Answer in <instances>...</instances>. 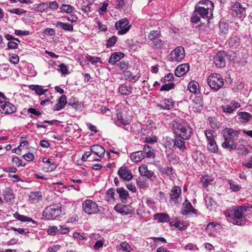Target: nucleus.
<instances>
[{
  "instance_id": "13d9d810",
  "label": "nucleus",
  "mask_w": 252,
  "mask_h": 252,
  "mask_svg": "<svg viewBox=\"0 0 252 252\" xmlns=\"http://www.w3.org/2000/svg\"><path fill=\"white\" fill-rule=\"evenodd\" d=\"M59 71L63 74H67L68 73V69L67 66L63 63H61L59 65Z\"/></svg>"
},
{
  "instance_id": "f3484780",
  "label": "nucleus",
  "mask_w": 252,
  "mask_h": 252,
  "mask_svg": "<svg viewBox=\"0 0 252 252\" xmlns=\"http://www.w3.org/2000/svg\"><path fill=\"white\" fill-rule=\"evenodd\" d=\"M240 107V105L238 102L232 101L229 104L222 106V108L223 112L224 113L231 114Z\"/></svg>"
},
{
  "instance_id": "37998d69",
  "label": "nucleus",
  "mask_w": 252,
  "mask_h": 252,
  "mask_svg": "<svg viewBox=\"0 0 252 252\" xmlns=\"http://www.w3.org/2000/svg\"><path fill=\"white\" fill-rule=\"evenodd\" d=\"M68 105L73 107L75 109H79L82 107L81 103L76 100L74 98H71L69 99Z\"/></svg>"
},
{
  "instance_id": "a878e982",
  "label": "nucleus",
  "mask_w": 252,
  "mask_h": 252,
  "mask_svg": "<svg viewBox=\"0 0 252 252\" xmlns=\"http://www.w3.org/2000/svg\"><path fill=\"white\" fill-rule=\"evenodd\" d=\"M130 158L133 161L135 162H139L145 158L142 151L131 153Z\"/></svg>"
},
{
  "instance_id": "8fccbe9b",
  "label": "nucleus",
  "mask_w": 252,
  "mask_h": 252,
  "mask_svg": "<svg viewBox=\"0 0 252 252\" xmlns=\"http://www.w3.org/2000/svg\"><path fill=\"white\" fill-rule=\"evenodd\" d=\"M159 32L158 31H151L148 35L149 38L153 41L158 39L159 36Z\"/></svg>"
},
{
  "instance_id": "6e6552de",
  "label": "nucleus",
  "mask_w": 252,
  "mask_h": 252,
  "mask_svg": "<svg viewBox=\"0 0 252 252\" xmlns=\"http://www.w3.org/2000/svg\"><path fill=\"white\" fill-rule=\"evenodd\" d=\"M130 27L126 18L120 19L115 23V27L118 30V34L119 35L126 34L129 31Z\"/></svg>"
},
{
  "instance_id": "393cba45",
  "label": "nucleus",
  "mask_w": 252,
  "mask_h": 252,
  "mask_svg": "<svg viewBox=\"0 0 252 252\" xmlns=\"http://www.w3.org/2000/svg\"><path fill=\"white\" fill-rule=\"evenodd\" d=\"M231 10L233 12L232 14L233 16L237 15L238 14H243V12H245L244 8L239 2H235L232 6Z\"/></svg>"
},
{
  "instance_id": "aec40b11",
  "label": "nucleus",
  "mask_w": 252,
  "mask_h": 252,
  "mask_svg": "<svg viewBox=\"0 0 252 252\" xmlns=\"http://www.w3.org/2000/svg\"><path fill=\"white\" fill-rule=\"evenodd\" d=\"M191 105L194 112H200L203 108L202 98L200 96L196 97L192 100Z\"/></svg>"
},
{
  "instance_id": "ddd939ff",
  "label": "nucleus",
  "mask_w": 252,
  "mask_h": 252,
  "mask_svg": "<svg viewBox=\"0 0 252 252\" xmlns=\"http://www.w3.org/2000/svg\"><path fill=\"white\" fill-rule=\"evenodd\" d=\"M114 210L115 211L123 216L130 214L134 211L130 206L123 204L116 205L114 207Z\"/></svg>"
},
{
  "instance_id": "052dcab7",
  "label": "nucleus",
  "mask_w": 252,
  "mask_h": 252,
  "mask_svg": "<svg viewBox=\"0 0 252 252\" xmlns=\"http://www.w3.org/2000/svg\"><path fill=\"white\" fill-rule=\"evenodd\" d=\"M86 58L87 59V60L90 61L92 64H95L98 63L100 60L99 58L92 57L89 55H87L86 56Z\"/></svg>"
},
{
  "instance_id": "bf43d9fd",
  "label": "nucleus",
  "mask_w": 252,
  "mask_h": 252,
  "mask_svg": "<svg viewBox=\"0 0 252 252\" xmlns=\"http://www.w3.org/2000/svg\"><path fill=\"white\" fill-rule=\"evenodd\" d=\"M147 166L145 165H142L139 167V171L141 175L145 176L148 171Z\"/></svg>"
},
{
  "instance_id": "5701e85b",
  "label": "nucleus",
  "mask_w": 252,
  "mask_h": 252,
  "mask_svg": "<svg viewBox=\"0 0 252 252\" xmlns=\"http://www.w3.org/2000/svg\"><path fill=\"white\" fill-rule=\"evenodd\" d=\"M117 117L118 121L123 125H128L131 121V119L129 116L127 117L121 112L117 113Z\"/></svg>"
},
{
  "instance_id": "b1692460",
  "label": "nucleus",
  "mask_w": 252,
  "mask_h": 252,
  "mask_svg": "<svg viewBox=\"0 0 252 252\" xmlns=\"http://www.w3.org/2000/svg\"><path fill=\"white\" fill-rule=\"evenodd\" d=\"M132 89V86H127L124 84L119 87V91L122 95H128L131 94Z\"/></svg>"
},
{
  "instance_id": "bb28decb",
  "label": "nucleus",
  "mask_w": 252,
  "mask_h": 252,
  "mask_svg": "<svg viewBox=\"0 0 252 252\" xmlns=\"http://www.w3.org/2000/svg\"><path fill=\"white\" fill-rule=\"evenodd\" d=\"M117 192L119 195V198L123 202H126L128 197V192L122 188L117 189Z\"/></svg>"
},
{
  "instance_id": "6e6d98bb",
  "label": "nucleus",
  "mask_w": 252,
  "mask_h": 252,
  "mask_svg": "<svg viewBox=\"0 0 252 252\" xmlns=\"http://www.w3.org/2000/svg\"><path fill=\"white\" fill-rule=\"evenodd\" d=\"M213 133L214 131L211 130H207L205 131V135L206 137L208 142L215 139Z\"/></svg>"
},
{
  "instance_id": "473e14b6",
  "label": "nucleus",
  "mask_w": 252,
  "mask_h": 252,
  "mask_svg": "<svg viewBox=\"0 0 252 252\" xmlns=\"http://www.w3.org/2000/svg\"><path fill=\"white\" fill-rule=\"evenodd\" d=\"M155 219L158 222H164L169 220V217L166 213H158L155 215Z\"/></svg>"
},
{
  "instance_id": "f03ea898",
  "label": "nucleus",
  "mask_w": 252,
  "mask_h": 252,
  "mask_svg": "<svg viewBox=\"0 0 252 252\" xmlns=\"http://www.w3.org/2000/svg\"><path fill=\"white\" fill-rule=\"evenodd\" d=\"M172 130L176 136L183 140H189L192 133V129L189 125L182 120L173 121L172 123Z\"/></svg>"
},
{
  "instance_id": "dca6fc26",
  "label": "nucleus",
  "mask_w": 252,
  "mask_h": 252,
  "mask_svg": "<svg viewBox=\"0 0 252 252\" xmlns=\"http://www.w3.org/2000/svg\"><path fill=\"white\" fill-rule=\"evenodd\" d=\"M191 212L194 214H196L197 210L193 208L190 202L186 199L183 204L181 213L183 215H187Z\"/></svg>"
},
{
  "instance_id": "2eb2a0df",
  "label": "nucleus",
  "mask_w": 252,
  "mask_h": 252,
  "mask_svg": "<svg viewBox=\"0 0 252 252\" xmlns=\"http://www.w3.org/2000/svg\"><path fill=\"white\" fill-rule=\"evenodd\" d=\"M119 177L125 181H129L132 179L133 176L130 171L125 166L120 167L118 171Z\"/></svg>"
},
{
  "instance_id": "0eeeda50",
  "label": "nucleus",
  "mask_w": 252,
  "mask_h": 252,
  "mask_svg": "<svg viewBox=\"0 0 252 252\" xmlns=\"http://www.w3.org/2000/svg\"><path fill=\"white\" fill-rule=\"evenodd\" d=\"M83 210L86 214L93 215L98 213L100 209L97 204L91 200H86L82 203Z\"/></svg>"
},
{
  "instance_id": "2f4dec72",
  "label": "nucleus",
  "mask_w": 252,
  "mask_h": 252,
  "mask_svg": "<svg viewBox=\"0 0 252 252\" xmlns=\"http://www.w3.org/2000/svg\"><path fill=\"white\" fill-rule=\"evenodd\" d=\"M29 88L30 89L34 91L35 93L39 95L44 94L48 91V89H44L42 86L39 85H30Z\"/></svg>"
},
{
  "instance_id": "e2e57ef3",
  "label": "nucleus",
  "mask_w": 252,
  "mask_h": 252,
  "mask_svg": "<svg viewBox=\"0 0 252 252\" xmlns=\"http://www.w3.org/2000/svg\"><path fill=\"white\" fill-rule=\"evenodd\" d=\"M117 38L115 36H113L111 38H110L107 40V47H110L114 46L117 41Z\"/></svg>"
},
{
  "instance_id": "c03bdc74",
  "label": "nucleus",
  "mask_w": 252,
  "mask_h": 252,
  "mask_svg": "<svg viewBox=\"0 0 252 252\" xmlns=\"http://www.w3.org/2000/svg\"><path fill=\"white\" fill-rule=\"evenodd\" d=\"M219 28L221 33L226 34L228 33L229 26L227 23L223 22H220Z\"/></svg>"
},
{
  "instance_id": "c756f323",
  "label": "nucleus",
  "mask_w": 252,
  "mask_h": 252,
  "mask_svg": "<svg viewBox=\"0 0 252 252\" xmlns=\"http://www.w3.org/2000/svg\"><path fill=\"white\" fill-rule=\"evenodd\" d=\"M124 56V54L121 52L114 53L109 58L108 62L110 63L114 64L116 62L120 61Z\"/></svg>"
},
{
  "instance_id": "864d4df0",
  "label": "nucleus",
  "mask_w": 252,
  "mask_h": 252,
  "mask_svg": "<svg viewBox=\"0 0 252 252\" xmlns=\"http://www.w3.org/2000/svg\"><path fill=\"white\" fill-rule=\"evenodd\" d=\"M42 161L45 163H47L50 164V169L47 168V171H51L54 170L56 168V165L55 164H52L51 160L49 158H44L42 159Z\"/></svg>"
},
{
  "instance_id": "680f3d73",
  "label": "nucleus",
  "mask_w": 252,
  "mask_h": 252,
  "mask_svg": "<svg viewBox=\"0 0 252 252\" xmlns=\"http://www.w3.org/2000/svg\"><path fill=\"white\" fill-rule=\"evenodd\" d=\"M10 61L11 63L17 64L19 62V57L16 54L10 55Z\"/></svg>"
},
{
  "instance_id": "79ce46f5",
  "label": "nucleus",
  "mask_w": 252,
  "mask_h": 252,
  "mask_svg": "<svg viewBox=\"0 0 252 252\" xmlns=\"http://www.w3.org/2000/svg\"><path fill=\"white\" fill-rule=\"evenodd\" d=\"M228 183L230 186V189L232 191H237L240 190L241 189V186L240 185L236 184L235 182L232 180H228Z\"/></svg>"
},
{
  "instance_id": "cd10ccee",
  "label": "nucleus",
  "mask_w": 252,
  "mask_h": 252,
  "mask_svg": "<svg viewBox=\"0 0 252 252\" xmlns=\"http://www.w3.org/2000/svg\"><path fill=\"white\" fill-rule=\"evenodd\" d=\"M174 106L173 100L171 99H165L163 100L162 103L159 105V107L162 109L170 110Z\"/></svg>"
},
{
  "instance_id": "7c9ffc66",
  "label": "nucleus",
  "mask_w": 252,
  "mask_h": 252,
  "mask_svg": "<svg viewBox=\"0 0 252 252\" xmlns=\"http://www.w3.org/2000/svg\"><path fill=\"white\" fill-rule=\"evenodd\" d=\"M56 26L60 27L65 31L72 32L73 31V25L68 23L58 21L56 24Z\"/></svg>"
},
{
  "instance_id": "39448f33",
  "label": "nucleus",
  "mask_w": 252,
  "mask_h": 252,
  "mask_svg": "<svg viewBox=\"0 0 252 252\" xmlns=\"http://www.w3.org/2000/svg\"><path fill=\"white\" fill-rule=\"evenodd\" d=\"M207 83L211 89L217 91L223 86L224 80L220 74L213 73L208 76Z\"/></svg>"
},
{
  "instance_id": "a19ab883",
  "label": "nucleus",
  "mask_w": 252,
  "mask_h": 252,
  "mask_svg": "<svg viewBox=\"0 0 252 252\" xmlns=\"http://www.w3.org/2000/svg\"><path fill=\"white\" fill-rule=\"evenodd\" d=\"M208 149L213 153H217L218 152V148L215 139L208 142Z\"/></svg>"
},
{
  "instance_id": "9d476101",
  "label": "nucleus",
  "mask_w": 252,
  "mask_h": 252,
  "mask_svg": "<svg viewBox=\"0 0 252 252\" xmlns=\"http://www.w3.org/2000/svg\"><path fill=\"white\" fill-rule=\"evenodd\" d=\"M185 140L180 139L179 137H176L173 139L171 138H167L166 139V142L170 143L166 146V147H168L171 150H174L176 147L184 151L186 149V147L185 145Z\"/></svg>"
},
{
  "instance_id": "f8f14e48",
  "label": "nucleus",
  "mask_w": 252,
  "mask_h": 252,
  "mask_svg": "<svg viewBox=\"0 0 252 252\" xmlns=\"http://www.w3.org/2000/svg\"><path fill=\"white\" fill-rule=\"evenodd\" d=\"M170 58L172 62H180L185 57L184 48L182 46H178L175 48L170 54Z\"/></svg>"
},
{
  "instance_id": "1a4fd4ad",
  "label": "nucleus",
  "mask_w": 252,
  "mask_h": 252,
  "mask_svg": "<svg viewBox=\"0 0 252 252\" xmlns=\"http://www.w3.org/2000/svg\"><path fill=\"white\" fill-rule=\"evenodd\" d=\"M229 151L237 150L239 151V154L246 156L249 153V150L246 145V142L243 139H240L238 142L232 145L228 149Z\"/></svg>"
},
{
  "instance_id": "412c9836",
  "label": "nucleus",
  "mask_w": 252,
  "mask_h": 252,
  "mask_svg": "<svg viewBox=\"0 0 252 252\" xmlns=\"http://www.w3.org/2000/svg\"><path fill=\"white\" fill-rule=\"evenodd\" d=\"M181 194V189L180 187L175 186L173 187L170 193V199L175 204L178 203V199Z\"/></svg>"
},
{
  "instance_id": "a18cd8bd",
  "label": "nucleus",
  "mask_w": 252,
  "mask_h": 252,
  "mask_svg": "<svg viewBox=\"0 0 252 252\" xmlns=\"http://www.w3.org/2000/svg\"><path fill=\"white\" fill-rule=\"evenodd\" d=\"M61 10L62 12L70 13L73 11L74 8L70 5L63 4L61 7Z\"/></svg>"
},
{
  "instance_id": "6ab92c4d",
  "label": "nucleus",
  "mask_w": 252,
  "mask_h": 252,
  "mask_svg": "<svg viewBox=\"0 0 252 252\" xmlns=\"http://www.w3.org/2000/svg\"><path fill=\"white\" fill-rule=\"evenodd\" d=\"M189 69V65L188 63L181 64L178 65L175 70V74L177 77H180L185 74Z\"/></svg>"
},
{
  "instance_id": "4468645a",
  "label": "nucleus",
  "mask_w": 252,
  "mask_h": 252,
  "mask_svg": "<svg viewBox=\"0 0 252 252\" xmlns=\"http://www.w3.org/2000/svg\"><path fill=\"white\" fill-rule=\"evenodd\" d=\"M91 152L96 155L98 158H94L96 161L100 160L102 157H103L105 154V150L104 148L99 145H94L90 147Z\"/></svg>"
},
{
  "instance_id": "72a5a7b5",
  "label": "nucleus",
  "mask_w": 252,
  "mask_h": 252,
  "mask_svg": "<svg viewBox=\"0 0 252 252\" xmlns=\"http://www.w3.org/2000/svg\"><path fill=\"white\" fill-rule=\"evenodd\" d=\"M14 217L17 220H18L20 221H24V222L31 221L33 224H36V222L35 220H33L31 218L27 217L26 216L20 215L18 213H15L14 214Z\"/></svg>"
},
{
  "instance_id": "69168bd1",
  "label": "nucleus",
  "mask_w": 252,
  "mask_h": 252,
  "mask_svg": "<svg viewBox=\"0 0 252 252\" xmlns=\"http://www.w3.org/2000/svg\"><path fill=\"white\" fill-rule=\"evenodd\" d=\"M69 230L67 227L65 225L60 226V228L58 229V233L62 234H65L68 232Z\"/></svg>"
},
{
  "instance_id": "ea45409f",
  "label": "nucleus",
  "mask_w": 252,
  "mask_h": 252,
  "mask_svg": "<svg viewBox=\"0 0 252 252\" xmlns=\"http://www.w3.org/2000/svg\"><path fill=\"white\" fill-rule=\"evenodd\" d=\"M198 84L196 82L193 81L190 82L188 86V88L189 91L193 93H196L198 90Z\"/></svg>"
},
{
  "instance_id": "4d7b16f0",
  "label": "nucleus",
  "mask_w": 252,
  "mask_h": 252,
  "mask_svg": "<svg viewBox=\"0 0 252 252\" xmlns=\"http://www.w3.org/2000/svg\"><path fill=\"white\" fill-rule=\"evenodd\" d=\"M129 64L128 62L122 61L119 63V67L123 71L129 68Z\"/></svg>"
},
{
  "instance_id": "c85d7f7f",
  "label": "nucleus",
  "mask_w": 252,
  "mask_h": 252,
  "mask_svg": "<svg viewBox=\"0 0 252 252\" xmlns=\"http://www.w3.org/2000/svg\"><path fill=\"white\" fill-rule=\"evenodd\" d=\"M142 152L144 155V157L147 158H154L155 154L154 150L148 145H146L143 147V150Z\"/></svg>"
},
{
  "instance_id": "7ed1b4c3",
  "label": "nucleus",
  "mask_w": 252,
  "mask_h": 252,
  "mask_svg": "<svg viewBox=\"0 0 252 252\" xmlns=\"http://www.w3.org/2000/svg\"><path fill=\"white\" fill-rule=\"evenodd\" d=\"M249 209L246 206L235 207L232 210L231 214L228 215L230 221L234 224L242 225L246 223V220L244 218L245 212Z\"/></svg>"
},
{
  "instance_id": "338daca9",
  "label": "nucleus",
  "mask_w": 252,
  "mask_h": 252,
  "mask_svg": "<svg viewBox=\"0 0 252 252\" xmlns=\"http://www.w3.org/2000/svg\"><path fill=\"white\" fill-rule=\"evenodd\" d=\"M18 48V44L17 42L10 41L7 43V49H16Z\"/></svg>"
},
{
  "instance_id": "f704fd0d",
  "label": "nucleus",
  "mask_w": 252,
  "mask_h": 252,
  "mask_svg": "<svg viewBox=\"0 0 252 252\" xmlns=\"http://www.w3.org/2000/svg\"><path fill=\"white\" fill-rule=\"evenodd\" d=\"M206 205L207 208L210 210L214 209L216 206V201L210 196H207L205 198Z\"/></svg>"
},
{
  "instance_id": "603ef678",
  "label": "nucleus",
  "mask_w": 252,
  "mask_h": 252,
  "mask_svg": "<svg viewBox=\"0 0 252 252\" xmlns=\"http://www.w3.org/2000/svg\"><path fill=\"white\" fill-rule=\"evenodd\" d=\"M8 11L11 13H14L18 15H21L26 13V10L19 8L11 9H9Z\"/></svg>"
},
{
  "instance_id": "423d86ee",
  "label": "nucleus",
  "mask_w": 252,
  "mask_h": 252,
  "mask_svg": "<svg viewBox=\"0 0 252 252\" xmlns=\"http://www.w3.org/2000/svg\"><path fill=\"white\" fill-rule=\"evenodd\" d=\"M61 207L59 204L50 205L43 212V216L47 219H55L61 213Z\"/></svg>"
},
{
  "instance_id": "5fc2aeb1",
  "label": "nucleus",
  "mask_w": 252,
  "mask_h": 252,
  "mask_svg": "<svg viewBox=\"0 0 252 252\" xmlns=\"http://www.w3.org/2000/svg\"><path fill=\"white\" fill-rule=\"evenodd\" d=\"M212 181V180L208 176H203L201 178V182H202L203 186L205 187H207Z\"/></svg>"
},
{
  "instance_id": "9b49d317",
  "label": "nucleus",
  "mask_w": 252,
  "mask_h": 252,
  "mask_svg": "<svg viewBox=\"0 0 252 252\" xmlns=\"http://www.w3.org/2000/svg\"><path fill=\"white\" fill-rule=\"evenodd\" d=\"M226 53L220 51L217 53L213 57V63L217 67L221 68L226 65Z\"/></svg>"
},
{
  "instance_id": "de8ad7c7",
  "label": "nucleus",
  "mask_w": 252,
  "mask_h": 252,
  "mask_svg": "<svg viewBox=\"0 0 252 252\" xmlns=\"http://www.w3.org/2000/svg\"><path fill=\"white\" fill-rule=\"evenodd\" d=\"M175 87V84L173 83H169L168 84H166L162 86L161 88L160 89V91H168L170 90L173 89Z\"/></svg>"
},
{
  "instance_id": "e433bc0d",
  "label": "nucleus",
  "mask_w": 252,
  "mask_h": 252,
  "mask_svg": "<svg viewBox=\"0 0 252 252\" xmlns=\"http://www.w3.org/2000/svg\"><path fill=\"white\" fill-rule=\"evenodd\" d=\"M240 43V38L237 36L231 37L228 41V44L232 48H236L239 46Z\"/></svg>"
},
{
  "instance_id": "4be33fe9",
  "label": "nucleus",
  "mask_w": 252,
  "mask_h": 252,
  "mask_svg": "<svg viewBox=\"0 0 252 252\" xmlns=\"http://www.w3.org/2000/svg\"><path fill=\"white\" fill-rule=\"evenodd\" d=\"M66 103V96L65 95L63 94L60 97L58 103L53 107V111L61 110L64 107Z\"/></svg>"
},
{
  "instance_id": "3c124183",
  "label": "nucleus",
  "mask_w": 252,
  "mask_h": 252,
  "mask_svg": "<svg viewBox=\"0 0 252 252\" xmlns=\"http://www.w3.org/2000/svg\"><path fill=\"white\" fill-rule=\"evenodd\" d=\"M9 230H13L15 232H17L18 233L20 234H26L28 233H29V230L27 228H16L13 227H11L9 228Z\"/></svg>"
},
{
  "instance_id": "a211bd4d",
  "label": "nucleus",
  "mask_w": 252,
  "mask_h": 252,
  "mask_svg": "<svg viewBox=\"0 0 252 252\" xmlns=\"http://www.w3.org/2000/svg\"><path fill=\"white\" fill-rule=\"evenodd\" d=\"M1 110H0L1 113L4 114H12L16 111V107L8 101H5L4 103L1 105Z\"/></svg>"
},
{
  "instance_id": "0e129e2a",
  "label": "nucleus",
  "mask_w": 252,
  "mask_h": 252,
  "mask_svg": "<svg viewBox=\"0 0 252 252\" xmlns=\"http://www.w3.org/2000/svg\"><path fill=\"white\" fill-rule=\"evenodd\" d=\"M48 233L50 235H54L58 233V228L56 226H51L48 229Z\"/></svg>"
},
{
  "instance_id": "c9c22d12",
  "label": "nucleus",
  "mask_w": 252,
  "mask_h": 252,
  "mask_svg": "<svg viewBox=\"0 0 252 252\" xmlns=\"http://www.w3.org/2000/svg\"><path fill=\"white\" fill-rule=\"evenodd\" d=\"M239 121L242 123L248 122L252 117L251 115L246 112H241L238 114Z\"/></svg>"
},
{
  "instance_id": "20e7f679",
  "label": "nucleus",
  "mask_w": 252,
  "mask_h": 252,
  "mask_svg": "<svg viewBox=\"0 0 252 252\" xmlns=\"http://www.w3.org/2000/svg\"><path fill=\"white\" fill-rule=\"evenodd\" d=\"M240 134V131L231 128H225L223 130V137L224 141L221 146L223 148L228 149L232 145L237 143V139Z\"/></svg>"
},
{
  "instance_id": "58836bf2",
  "label": "nucleus",
  "mask_w": 252,
  "mask_h": 252,
  "mask_svg": "<svg viewBox=\"0 0 252 252\" xmlns=\"http://www.w3.org/2000/svg\"><path fill=\"white\" fill-rule=\"evenodd\" d=\"M3 195L4 199L8 200H10L14 198V194L13 193L12 189L10 188H6L3 191Z\"/></svg>"
},
{
  "instance_id": "774afa93",
  "label": "nucleus",
  "mask_w": 252,
  "mask_h": 252,
  "mask_svg": "<svg viewBox=\"0 0 252 252\" xmlns=\"http://www.w3.org/2000/svg\"><path fill=\"white\" fill-rule=\"evenodd\" d=\"M43 33L47 35H54L55 31L53 29L48 28L44 30Z\"/></svg>"
},
{
  "instance_id": "4c0bfd02",
  "label": "nucleus",
  "mask_w": 252,
  "mask_h": 252,
  "mask_svg": "<svg viewBox=\"0 0 252 252\" xmlns=\"http://www.w3.org/2000/svg\"><path fill=\"white\" fill-rule=\"evenodd\" d=\"M42 198V193L40 191H33L30 193L29 199L32 201H39Z\"/></svg>"
},
{
  "instance_id": "09e8293b",
  "label": "nucleus",
  "mask_w": 252,
  "mask_h": 252,
  "mask_svg": "<svg viewBox=\"0 0 252 252\" xmlns=\"http://www.w3.org/2000/svg\"><path fill=\"white\" fill-rule=\"evenodd\" d=\"M120 249H121L123 251L126 252H130L132 250L130 245L126 242H123L121 243Z\"/></svg>"
},
{
  "instance_id": "49530a36",
  "label": "nucleus",
  "mask_w": 252,
  "mask_h": 252,
  "mask_svg": "<svg viewBox=\"0 0 252 252\" xmlns=\"http://www.w3.org/2000/svg\"><path fill=\"white\" fill-rule=\"evenodd\" d=\"M48 8V4L46 2H42L39 4L35 7V11L39 12H43Z\"/></svg>"
},
{
  "instance_id": "f257e3e1",
  "label": "nucleus",
  "mask_w": 252,
  "mask_h": 252,
  "mask_svg": "<svg viewBox=\"0 0 252 252\" xmlns=\"http://www.w3.org/2000/svg\"><path fill=\"white\" fill-rule=\"evenodd\" d=\"M198 4L204 5L196 6L190 20L191 22L194 24H197L200 21V17L207 20L213 17L214 5L212 1L209 0H202L200 1Z\"/></svg>"
}]
</instances>
